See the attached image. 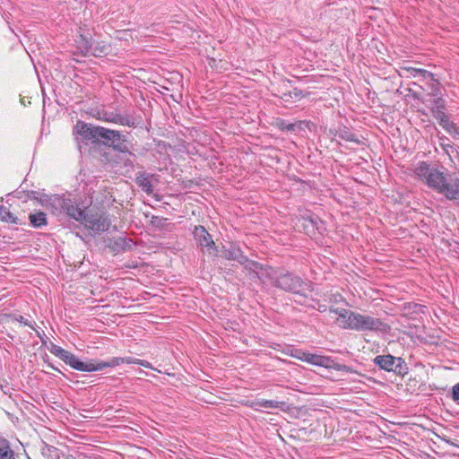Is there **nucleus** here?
I'll use <instances>...</instances> for the list:
<instances>
[{
  "mask_svg": "<svg viewBox=\"0 0 459 459\" xmlns=\"http://www.w3.org/2000/svg\"><path fill=\"white\" fill-rule=\"evenodd\" d=\"M373 363L379 369L392 372L399 377H404L409 373V367L402 357L391 354L377 355L373 359Z\"/></svg>",
  "mask_w": 459,
  "mask_h": 459,
  "instance_id": "4",
  "label": "nucleus"
},
{
  "mask_svg": "<svg viewBox=\"0 0 459 459\" xmlns=\"http://www.w3.org/2000/svg\"><path fill=\"white\" fill-rule=\"evenodd\" d=\"M77 48L82 53V56H99L100 52L93 50L94 41L91 38H87L83 35H80L78 39H76Z\"/></svg>",
  "mask_w": 459,
  "mask_h": 459,
  "instance_id": "17",
  "label": "nucleus"
},
{
  "mask_svg": "<svg viewBox=\"0 0 459 459\" xmlns=\"http://www.w3.org/2000/svg\"><path fill=\"white\" fill-rule=\"evenodd\" d=\"M450 397L457 405H459V383L453 385L450 392Z\"/></svg>",
  "mask_w": 459,
  "mask_h": 459,
  "instance_id": "32",
  "label": "nucleus"
},
{
  "mask_svg": "<svg viewBox=\"0 0 459 459\" xmlns=\"http://www.w3.org/2000/svg\"><path fill=\"white\" fill-rule=\"evenodd\" d=\"M410 76L415 79H420V74H425V69L415 68V67H408L406 68Z\"/></svg>",
  "mask_w": 459,
  "mask_h": 459,
  "instance_id": "31",
  "label": "nucleus"
},
{
  "mask_svg": "<svg viewBox=\"0 0 459 459\" xmlns=\"http://www.w3.org/2000/svg\"><path fill=\"white\" fill-rule=\"evenodd\" d=\"M122 363H126V364H137V360L138 359L137 358H134V357H122Z\"/></svg>",
  "mask_w": 459,
  "mask_h": 459,
  "instance_id": "38",
  "label": "nucleus"
},
{
  "mask_svg": "<svg viewBox=\"0 0 459 459\" xmlns=\"http://www.w3.org/2000/svg\"><path fill=\"white\" fill-rule=\"evenodd\" d=\"M298 221L303 232L309 237H315L316 234L324 235L326 230L325 222L314 213L302 215Z\"/></svg>",
  "mask_w": 459,
  "mask_h": 459,
  "instance_id": "7",
  "label": "nucleus"
},
{
  "mask_svg": "<svg viewBox=\"0 0 459 459\" xmlns=\"http://www.w3.org/2000/svg\"><path fill=\"white\" fill-rule=\"evenodd\" d=\"M433 117L437 119L439 126L445 131H451L455 128V123L450 120L449 116L445 113L444 110L438 109H431Z\"/></svg>",
  "mask_w": 459,
  "mask_h": 459,
  "instance_id": "22",
  "label": "nucleus"
},
{
  "mask_svg": "<svg viewBox=\"0 0 459 459\" xmlns=\"http://www.w3.org/2000/svg\"><path fill=\"white\" fill-rule=\"evenodd\" d=\"M91 114L98 120L113 123L129 127H136V119L130 115H120L117 110H107L104 108H92Z\"/></svg>",
  "mask_w": 459,
  "mask_h": 459,
  "instance_id": "5",
  "label": "nucleus"
},
{
  "mask_svg": "<svg viewBox=\"0 0 459 459\" xmlns=\"http://www.w3.org/2000/svg\"><path fill=\"white\" fill-rule=\"evenodd\" d=\"M3 212H5V208L3 205H0V217L2 216Z\"/></svg>",
  "mask_w": 459,
  "mask_h": 459,
  "instance_id": "44",
  "label": "nucleus"
},
{
  "mask_svg": "<svg viewBox=\"0 0 459 459\" xmlns=\"http://www.w3.org/2000/svg\"><path fill=\"white\" fill-rule=\"evenodd\" d=\"M30 223L34 228H41L43 226H46L47 221V215L43 212H38L35 213H30L29 215Z\"/></svg>",
  "mask_w": 459,
  "mask_h": 459,
  "instance_id": "26",
  "label": "nucleus"
},
{
  "mask_svg": "<svg viewBox=\"0 0 459 459\" xmlns=\"http://www.w3.org/2000/svg\"><path fill=\"white\" fill-rule=\"evenodd\" d=\"M136 365H140V366H142L143 368H146L155 369L149 361L144 360V359H138Z\"/></svg>",
  "mask_w": 459,
  "mask_h": 459,
  "instance_id": "37",
  "label": "nucleus"
},
{
  "mask_svg": "<svg viewBox=\"0 0 459 459\" xmlns=\"http://www.w3.org/2000/svg\"><path fill=\"white\" fill-rule=\"evenodd\" d=\"M434 103H435V107L432 108V109H440V110H444L445 109V100L441 97L439 98H437L435 100H434Z\"/></svg>",
  "mask_w": 459,
  "mask_h": 459,
  "instance_id": "36",
  "label": "nucleus"
},
{
  "mask_svg": "<svg viewBox=\"0 0 459 459\" xmlns=\"http://www.w3.org/2000/svg\"><path fill=\"white\" fill-rule=\"evenodd\" d=\"M140 373H144V374H146V375H147V373H146V372H144V371H143V370H142V369H140Z\"/></svg>",
  "mask_w": 459,
  "mask_h": 459,
  "instance_id": "45",
  "label": "nucleus"
},
{
  "mask_svg": "<svg viewBox=\"0 0 459 459\" xmlns=\"http://www.w3.org/2000/svg\"><path fill=\"white\" fill-rule=\"evenodd\" d=\"M256 403H257V405H259L260 407H263L264 409H278V408H280L281 403L278 401H274V400L262 399V400H258Z\"/></svg>",
  "mask_w": 459,
  "mask_h": 459,
  "instance_id": "30",
  "label": "nucleus"
},
{
  "mask_svg": "<svg viewBox=\"0 0 459 459\" xmlns=\"http://www.w3.org/2000/svg\"><path fill=\"white\" fill-rule=\"evenodd\" d=\"M192 233L198 247H200L203 250L207 248V251L210 254L215 255L217 253L218 250L214 241L212 240V235L204 226H195Z\"/></svg>",
  "mask_w": 459,
  "mask_h": 459,
  "instance_id": "11",
  "label": "nucleus"
},
{
  "mask_svg": "<svg viewBox=\"0 0 459 459\" xmlns=\"http://www.w3.org/2000/svg\"><path fill=\"white\" fill-rule=\"evenodd\" d=\"M86 215V207H80L78 203L71 198V195H68V199H66V204L65 206V211L62 216H66L70 219H74L80 223L83 222Z\"/></svg>",
  "mask_w": 459,
  "mask_h": 459,
  "instance_id": "13",
  "label": "nucleus"
},
{
  "mask_svg": "<svg viewBox=\"0 0 459 459\" xmlns=\"http://www.w3.org/2000/svg\"><path fill=\"white\" fill-rule=\"evenodd\" d=\"M49 351L56 357L63 360L66 365H69L72 368L82 371L83 370L84 362L82 361L72 352L63 349L62 347L51 342Z\"/></svg>",
  "mask_w": 459,
  "mask_h": 459,
  "instance_id": "8",
  "label": "nucleus"
},
{
  "mask_svg": "<svg viewBox=\"0 0 459 459\" xmlns=\"http://www.w3.org/2000/svg\"><path fill=\"white\" fill-rule=\"evenodd\" d=\"M125 167L126 168H129V169H133L134 168V160H132L131 159H126L125 160Z\"/></svg>",
  "mask_w": 459,
  "mask_h": 459,
  "instance_id": "41",
  "label": "nucleus"
},
{
  "mask_svg": "<svg viewBox=\"0 0 459 459\" xmlns=\"http://www.w3.org/2000/svg\"><path fill=\"white\" fill-rule=\"evenodd\" d=\"M82 223L92 232L100 234L108 230L111 222L106 213H97L92 215L86 213Z\"/></svg>",
  "mask_w": 459,
  "mask_h": 459,
  "instance_id": "10",
  "label": "nucleus"
},
{
  "mask_svg": "<svg viewBox=\"0 0 459 459\" xmlns=\"http://www.w3.org/2000/svg\"><path fill=\"white\" fill-rule=\"evenodd\" d=\"M111 147L119 152L128 154L130 157L135 158V154L131 152L128 149L126 136L122 135L121 134L119 139L116 140Z\"/></svg>",
  "mask_w": 459,
  "mask_h": 459,
  "instance_id": "27",
  "label": "nucleus"
},
{
  "mask_svg": "<svg viewBox=\"0 0 459 459\" xmlns=\"http://www.w3.org/2000/svg\"><path fill=\"white\" fill-rule=\"evenodd\" d=\"M154 175L146 172L139 173L136 176L135 183L147 195L153 192L152 178Z\"/></svg>",
  "mask_w": 459,
  "mask_h": 459,
  "instance_id": "20",
  "label": "nucleus"
},
{
  "mask_svg": "<svg viewBox=\"0 0 459 459\" xmlns=\"http://www.w3.org/2000/svg\"><path fill=\"white\" fill-rule=\"evenodd\" d=\"M312 353H310L309 351H303V350H300V349H297L295 350L291 356L293 358H296L301 361H304V362H307V363H309V359L311 357Z\"/></svg>",
  "mask_w": 459,
  "mask_h": 459,
  "instance_id": "29",
  "label": "nucleus"
},
{
  "mask_svg": "<svg viewBox=\"0 0 459 459\" xmlns=\"http://www.w3.org/2000/svg\"><path fill=\"white\" fill-rule=\"evenodd\" d=\"M98 132L97 142H101L104 145L108 147H111L116 140H118L120 137L118 131L108 129L103 126H100Z\"/></svg>",
  "mask_w": 459,
  "mask_h": 459,
  "instance_id": "18",
  "label": "nucleus"
},
{
  "mask_svg": "<svg viewBox=\"0 0 459 459\" xmlns=\"http://www.w3.org/2000/svg\"><path fill=\"white\" fill-rule=\"evenodd\" d=\"M15 320L18 321L19 323L24 325H27V326L30 327L31 329H35L36 323L34 321H30L29 319L25 318L22 316H16Z\"/></svg>",
  "mask_w": 459,
  "mask_h": 459,
  "instance_id": "33",
  "label": "nucleus"
},
{
  "mask_svg": "<svg viewBox=\"0 0 459 459\" xmlns=\"http://www.w3.org/2000/svg\"><path fill=\"white\" fill-rule=\"evenodd\" d=\"M303 122L297 121L295 123H289L284 119H279L276 122L277 127L282 132H295L298 129H301Z\"/></svg>",
  "mask_w": 459,
  "mask_h": 459,
  "instance_id": "24",
  "label": "nucleus"
},
{
  "mask_svg": "<svg viewBox=\"0 0 459 459\" xmlns=\"http://www.w3.org/2000/svg\"><path fill=\"white\" fill-rule=\"evenodd\" d=\"M317 310H318L319 312H321V313H324V312L327 311V306H326V305H325V304H320V303L318 302Z\"/></svg>",
  "mask_w": 459,
  "mask_h": 459,
  "instance_id": "42",
  "label": "nucleus"
},
{
  "mask_svg": "<svg viewBox=\"0 0 459 459\" xmlns=\"http://www.w3.org/2000/svg\"><path fill=\"white\" fill-rule=\"evenodd\" d=\"M434 77H435L434 74H432L429 71L425 70V74H420V79H418V80L420 82V81H425L426 83H427L428 82H429V80H432V78H434Z\"/></svg>",
  "mask_w": 459,
  "mask_h": 459,
  "instance_id": "35",
  "label": "nucleus"
},
{
  "mask_svg": "<svg viewBox=\"0 0 459 459\" xmlns=\"http://www.w3.org/2000/svg\"><path fill=\"white\" fill-rule=\"evenodd\" d=\"M267 280L271 281L273 286L301 297L307 298V292L314 290V283L305 281L299 275L284 269H273L272 267Z\"/></svg>",
  "mask_w": 459,
  "mask_h": 459,
  "instance_id": "3",
  "label": "nucleus"
},
{
  "mask_svg": "<svg viewBox=\"0 0 459 459\" xmlns=\"http://www.w3.org/2000/svg\"><path fill=\"white\" fill-rule=\"evenodd\" d=\"M337 136L346 142L354 143L356 144L363 143V142L347 127L339 129Z\"/></svg>",
  "mask_w": 459,
  "mask_h": 459,
  "instance_id": "25",
  "label": "nucleus"
},
{
  "mask_svg": "<svg viewBox=\"0 0 459 459\" xmlns=\"http://www.w3.org/2000/svg\"><path fill=\"white\" fill-rule=\"evenodd\" d=\"M134 242L131 238L125 237H116L108 238L107 247L114 253L120 254L133 248Z\"/></svg>",
  "mask_w": 459,
  "mask_h": 459,
  "instance_id": "16",
  "label": "nucleus"
},
{
  "mask_svg": "<svg viewBox=\"0 0 459 459\" xmlns=\"http://www.w3.org/2000/svg\"><path fill=\"white\" fill-rule=\"evenodd\" d=\"M309 364L325 368H331L341 372L351 373V368L345 364L338 363L334 359L329 356L318 355L312 353L309 359Z\"/></svg>",
  "mask_w": 459,
  "mask_h": 459,
  "instance_id": "12",
  "label": "nucleus"
},
{
  "mask_svg": "<svg viewBox=\"0 0 459 459\" xmlns=\"http://www.w3.org/2000/svg\"><path fill=\"white\" fill-rule=\"evenodd\" d=\"M122 357H113L108 361L90 360L84 362L82 372L100 371L106 368H115L122 364Z\"/></svg>",
  "mask_w": 459,
  "mask_h": 459,
  "instance_id": "15",
  "label": "nucleus"
},
{
  "mask_svg": "<svg viewBox=\"0 0 459 459\" xmlns=\"http://www.w3.org/2000/svg\"><path fill=\"white\" fill-rule=\"evenodd\" d=\"M333 299H331V301H333V302H338L339 300H342L343 298L342 297V295L340 294H337V295H333Z\"/></svg>",
  "mask_w": 459,
  "mask_h": 459,
  "instance_id": "43",
  "label": "nucleus"
},
{
  "mask_svg": "<svg viewBox=\"0 0 459 459\" xmlns=\"http://www.w3.org/2000/svg\"><path fill=\"white\" fill-rule=\"evenodd\" d=\"M428 90H429V95L437 96L440 93V83L437 78H432L427 82Z\"/></svg>",
  "mask_w": 459,
  "mask_h": 459,
  "instance_id": "28",
  "label": "nucleus"
},
{
  "mask_svg": "<svg viewBox=\"0 0 459 459\" xmlns=\"http://www.w3.org/2000/svg\"><path fill=\"white\" fill-rule=\"evenodd\" d=\"M447 133L453 137H455L456 135H459V127L455 125V128L451 131H447Z\"/></svg>",
  "mask_w": 459,
  "mask_h": 459,
  "instance_id": "40",
  "label": "nucleus"
},
{
  "mask_svg": "<svg viewBox=\"0 0 459 459\" xmlns=\"http://www.w3.org/2000/svg\"><path fill=\"white\" fill-rule=\"evenodd\" d=\"M222 253L227 260L236 261L238 263H239L245 255L239 245L234 242H230L227 246H223Z\"/></svg>",
  "mask_w": 459,
  "mask_h": 459,
  "instance_id": "19",
  "label": "nucleus"
},
{
  "mask_svg": "<svg viewBox=\"0 0 459 459\" xmlns=\"http://www.w3.org/2000/svg\"><path fill=\"white\" fill-rule=\"evenodd\" d=\"M34 198L54 215L62 216L68 195L42 194L39 197L35 196Z\"/></svg>",
  "mask_w": 459,
  "mask_h": 459,
  "instance_id": "6",
  "label": "nucleus"
},
{
  "mask_svg": "<svg viewBox=\"0 0 459 459\" xmlns=\"http://www.w3.org/2000/svg\"><path fill=\"white\" fill-rule=\"evenodd\" d=\"M93 50H96L97 52H100V56L101 55H104V54H107V47L105 46H98L94 43L93 45Z\"/></svg>",
  "mask_w": 459,
  "mask_h": 459,
  "instance_id": "39",
  "label": "nucleus"
},
{
  "mask_svg": "<svg viewBox=\"0 0 459 459\" xmlns=\"http://www.w3.org/2000/svg\"><path fill=\"white\" fill-rule=\"evenodd\" d=\"M36 333V335L40 339L42 344L47 343V340L48 339V336L45 334L43 331L39 330V327L37 325L35 326V329H33Z\"/></svg>",
  "mask_w": 459,
  "mask_h": 459,
  "instance_id": "34",
  "label": "nucleus"
},
{
  "mask_svg": "<svg viewBox=\"0 0 459 459\" xmlns=\"http://www.w3.org/2000/svg\"><path fill=\"white\" fill-rule=\"evenodd\" d=\"M438 144L440 148L443 150L446 155L449 157V160L454 162L453 156L455 155L459 157L458 149L454 146L448 137L444 134H437Z\"/></svg>",
  "mask_w": 459,
  "mask_h": 459,
  "instance_id": "21",
  "label": "nucleus"
},
{
  "mask_svg": "<svg viewBox=\"0 0 459 459\" xmlns=\"http://www.w3.org/2000/svg\"><path fill=\"white\" fill-rule=\"evenodd\" d=\"M0 459H15V453L7 439L0 437Z\"/></svg>",
  "mask_w": 459,
  "mask_h": 459,
  "instance_id": "23",
  "label": "nucleus"
},
{
  "mask_svg": "<svg viewBox=\"0 0 459 459\" xmlns=\"http://www.w3.org/2000/svg\"><path fill=\"white\" fill-rule=\"evenodd\" d=\"M238 264L243 265L252 274V278H256L260 281L267 279L272 269V266L250 260L247 255H244Z\"/></svg>",
  "mask_w": 459,
  "mask_h": 459,
  "instance_id": "9",
  "label": "nucleus"
},
{
  "mask_svg": "<svg viewBox=\"0 0 459 459\" xmlns=\"http://www.w3.org/2000/svg\"><path fill=\"white\" fill-rule=\"evenodd\" d=\"M99 129L100 126H95L91 124H87L79 120L74 126V131L81 137L82 141L97 142V134L99 133Z\"/></svg>",
  "mask_w": 459,
  "mask_h": 459,
  "instance_id": "14",
  "label": "nucleus"
},
{
  "mask_svg": "<svg viewBox=\"0 0 459 459\" xmlns=\"http://www.w3.org/2000/svg\"><path fill=\"white\" fill-rule=\"evenodd\" d=\"M329 312L337 315L336 323L342 328L356 332L387 333L390 325L378 317L341 307H329Z\"/></svg>",
  "mask_w": 459,
  "mask_h": 459,
  "instance_id": "2",
  "label": "nucleus"
},
{
  "mask_svg": "<svg viewBox=\"0 0 459 459\" xmlns=\"http://www.w3.org/2000/svg\"><path fill=\"white\" fill-rule=\"evenodd\" d=\"M416 178L446 200L459 204V178L452 177L443 166L419 161L414 169Z\"/></svg>",
  "mask_w": 459,
  "mask_h": 459,
  "instance_id": "1",
  "label": "nucleus"
}]
</instances>
